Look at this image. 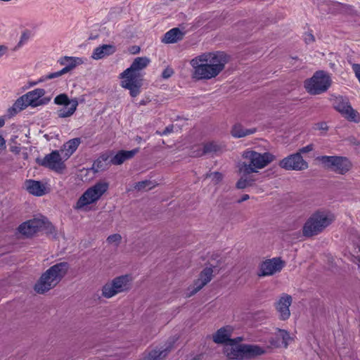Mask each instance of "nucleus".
Wrapping results in <instances>:
<instances>
[{
	"label": "nucleus",
	"instance_id": "f257e3e1",
	"mask_svg": "<svg viewBox=\"0 0 360 360\" xmlns=\"http://www.w3.org/2000/svg\"><path fill=\"white\" fill-rule=\"evenodd\" d=\"M228 62L224 52L205 53L191 60L192 75L196 79H210L217 77Z\"/></svg>",
	"mask_w": 360,
	"mask_h": 360
},
{
	"label": "nucleus",
	"instance_id": "f03ea898",
	"mask_svg": "<svg viewBox=\"0 0 360 360\" xmlns=\"http://www.w3.org/2000/svg\"><path fill=\"white\" fill-rule=\"evenodd\" d=\"M150 63L147 57H138L134 60L131 66L121 73L123 79L121 86L129 90L131 96L136 97L140 94L142 79L140 71L146 68Z\"/></svg>",
	"mask_w": 360,
	"mask_h": 360
},
{
	"label": "nucleus",
	"instance_id": "7ed1b4c3",
	"mask_svg": "<svg viewBox=\"0 0 360 360\" xmlns=\"http://www.w3.org/2000/svg\"><path fill=\"white\" fill-rule=\"evenodd\" d=\"M70 265L66 262H59L49 268L41 274L34 289L39 294H44L56 287L66 275Z\"/></svg>",
	"mask_w": 360,
	"mask_h": 360
},
{
	"label": "nucleus",
	"instance_id": "20e7f679",
	"mask_svg": "<svg viewBox=\"0 0 360 360\" xmlns=\"http://www.w3.org/2000/svg\"><path fill=\"white\" fill-rule=\"evenodd\" d=\"M242 157L244 161L240 164L239 171L243 175L257 173L275 159V156L269 152L260 153L251 150L244 151Z\"/></svg>",
	"mask_w": 360,
	"mask_h": 360
},
{
	"label": "nucleus",
	"instance_id": "39448f33",
	"mask_svg": "<svg viewBox=\"0 0 360 360\" xmlns=\"http://www.w3.org/2000/svg\"><path fill=\"white\" fill-rule=\"evenodd\" d=\"M333 221L328 212L318 210L313 213L304 223L302 234L305 237H312L321 233Z\"/></svg>",
	"mask_w": 360,
	"mask_h": 360
},
{
	"label": "nucleus",
	"instance_id": "423d86ee",
	"mask_svg": "<svg viewBox=\"0 0 360 360\" xmlns=\"http://www.w3.org/2000/svg\"><path fill=\"white\" fill-rule=\"evenodd\" d=\"M240 342L237 340L225 347V353L228 358L236 360L250 359L264 353V350L257 345H240Z\"/></svg>",
	"mask_w": 360,
	"mask_h": 360
},
{
	"label": "nucleus",
	"instance_id": "0eeeda50",
	"mask_svg": "<svg viewBox=\"0 0 360 360\" xmlns=\"http://www.w3.org/2000/svg\"><path fill=\"white\" fill-rule=\"evenodd\" d=\"M330 84V76L323 71H317L312 77L305 80L304 88L309 94L318 95L326 91Z\"/></svg>",
	"mask_w": 360,
	"mask_h": 360
},
{
	"label": "nucleus",
	"instance_id": "6e6552de",
	"mask_svg": "<svg viewBox=\"0 0 360 360\" xmlns=\"http://www.w3.org/2000/svg\"><path fill=\"white\" fill-rule=\"evenodd\" d=\"M108 187V183L99 181L89 188L78 199L75 209L80 210L86 205L96 202L107 191Z\"/></svg>",
	"mask_w": 360,
	"mask_h": 360
},
{
	"label": "nucleus",
	"instance_id": "1a4fd4ad",
	"mask_svg": "<svg viewBox=\"0 0 360 360\" xmlns=\"http://www.w3.org/2000/svg\"><path fill=\"white\" fill-rule=\"evenodd\" d=\"M131 288V278L128 275L117 276L106 283L102 288V295L105 298L128 291Z\"/></svg>",
	"mask_w": 360,
	"mask_h": 360
},
{
	"label": "nucleus",
	"instance_id": "9d476101",
	"mask_svg": "<svg viewBox=\"0 0 360 360\" xmlns=\"http://www.w3.org/2000/svg\"><path fill=\"white\" fill-rule=\"evenodd\" d=\"M323 166L339 174H345L352 168V163L348 158L342 156L323 155L317 158Z\"/></svg>",
	"mask_w": 360,
	"mask_h": 360
},
{
	"label": "nucleus",
	"instance_id": "9b49d317",
	"mask_svg": "<svg viewBox=\"0 0 360 360\" xmlns=\"http://www.w3.org/2000/svg\"><path fill=\"white\" fill-rule=\"evenodd\" d=\"M54 103L58 105H63L56 112L58 117L60 118L71 117L75 113L78 106L77 98L70 100L65 94L58 95L54 98Z\"/></svg>",
	"mask_w": 360,
	"mask_h": 360
},
{
	"label": "nucleus",
	"instance_id": "f8f14e48",
	"mask_svg": "<svg viewBox=\"0 0 360 360\" xmlns=\"http://www.w3.org/2000/svg\"><path fill=\"white\" fill-rule=\"evenodd\" d=\"M333 106L348 120L354 122H359V113L352 108L347 98L342 96L335 97L333 100Z\"/></svg>",
	"mask_w": 360,
	"mask_h": 360
},
{
	"label": "nucleus",
	"instance_id": "ddd939ff",
	"mask_svg": "<svg viewBox=\"0 0 360 360\" xmlns=\"http://www.w3.org/2000/svg\"><path fill=\"white\" fill-rule=\"evenodd\" d=\"M279 166L286 170L302 171L307 169L309 165L300 153H295L281 160Z\"/></svg>",
	"mask_w": 360,
	"mask_h": 360
},
{
	"label": "nucleus",
	"instance_id": "4468645a",
	"mask_svg": "<svg viewBox=\"0 0 360 360\" xmlns=\"http://www.w3.org/2000/svg\"><path fill=\"white\" fill-rule=\"evenodd\" d=\"M39 165L47 167L57 172H61L65 169V164L63 161L58 150H53L46 155L43 159H37Z\"/></svg>",
	"mask_w": 360,
	"mask_h": 360
},
{
	"label": "nucleus",
	"instance_id": "2eb2a0df",
	"mask_svg": "<svg viewBox=\"0 0 360 360\" xmlns=\"http://www.w3.org/2000/svg\"><path fill=\"white\" fill-rule=\"evenodd\" d=\"M45 224V219L35 218L22 223L20 225L18 231L20 233L30 237L44 228Z\"/></svg>",
	"mask_w": 360,
	"mask_h": 360
},
{
	"label": "nucleus",
	"instance_id": "dca6fc26",
	"mask_svg": "<svg viewBox=\"0 0 360 360\" xmlns=\"http://www.w3.org/2000/svg\"><path fill=\"white\" fill-rule=\"evenodd\" d=\"M284 266L283 262L278 257L266 259L260 265L259 276H271L281 271Z\"/></svg>",
	"mask_w": 360,
	"mask_h": 360
},
{
	"label": "nucleus",
	"instance_id": "f3484780",
	"mask_svg": "<svg viewBox=\"0 0 360 360\" xmlns=\"http://www.w3.org/2000/svg\"><path fill=\"white\" fill-rule=\"evenodd\" d=\"M45 94L44 89H36L33 91L27 92L24 95L27 99V103L32 107H37L45 105L50 101V98H42Z\"/></svg>",
	"mask_w": 360,
	"mask_h": 360
},
{
	"label": "nucleus",
	"instance_id": "a211bd4d",
	"mask_svg": "<svg viewBox=\"0 0 360 360\" xmlns=\"http://www.w3.org/2000/svg\"><path fill=\"white\" fill-rule=\"evenodd\" d=\"M233 329L231 326H225L219 328L212 337L213 341L217 344H226V346H229L231 343L235 342L238 340V341H242V338L238 337L237 338L231 339L230 337L231 336Z\"/></svg>",
	"mask_w": 360,
	"mask_h": 360
},
{
	"label": "nucleus",
	"instance_id": "6ab92c4d",
	"mask_svg": "<svg viewBox=\"0 0 360 360\" xmlns=\"http://www.w3.org/2000/svg\"><path fill=\"white\" fill-rule=\"evenodd\" d=\"M292 303V297L288 294H283L278 301L276 302L275 306L277 311L279 313V317L281 320H287L290 316L289 307Z\"/></svg>",
	"mask_w": 360,
	"mask_h": 360
},
{
	"label": "nucleus",
	"instance_id": "aec40b11",
	"mask_svg": "<svg viewBox=\"0 0 360 360\" xmlns=\"http://www.w3.org/2000/svg\"><path fill=\"white\" fill-rule=\"evenodd\" d=\"M196 148V150L191 152V155L193 157H200L209 153H217L222 150L221 145L214 141L205 143L202 148L200 146Z\"/></svg>",
	"mask_w": 360,
	"mask_h": 360
},
{
	"label": "nucleus",
	"instance_id": "412c9836",
	"mask_svg": "<svg viewBox=\"0 0 360 360\" xmlns=\"http://www.w3.org/2000/svg\"><path fill=\"white\" fill-rule=\"evenodd\" d=\"M116 51L117 48L113 44H103L94 50L91 58L94 60H100L104 57L112 55Z\"/></svg>",
	"mask_w": 360,
	"mask_h": 360
},
{
	"label": "nucleus",
	"instance_id": "4be33fe9",
	"mask_svg": "<svg viewBox=\"0 0 360 360\" xmlns=\"http://www.w3.org/2000/svg\"><path fill=\"white\" fill-rule=\"evenodd\" d=\"M139 151V148L131 150H120L110 159V162L114 165H120L125 160L132 158Z\"/></svg>",
	"mask_w": 360,
	"mask_h": 360
},
{
	"label": "nucleus",
	"instance_id": "5701e85b",
	"mask_svg": "<svg viewBox=\"0 0 360 360\" xmlns=\"http://www.w3.org/2000/svg\"><path fill=\"white\" fill-rule=\"evenodd\" d=\"M184 33L178 27H174L167 32L161 41L164 44H174L184 38Z\"/></svg>",
	"mask_w": 360,
	"mask_h": 360
},
{
	"label": "nucleus",
	"instance_id": "b1692460",
	"mask_svg": "<svg viewBox=\"0 0 360 360\" xmlns=\"http://www.w3.org/2000/svg\"><path fill=\"white\" fill-rule=\"evenodd\" d=\"M26 189L27 191L36 196H41L45 194L46 188L43 184L39 181L27 180L25 181Z\"/></svg>",
	"mask_w": 360,
	"mask_h": 360
},
{
	"label": "nucleus",
	"instance_id": "393cba45",
	"mask_svg": "<svg viewBox=\"0 0 360 360\" xmlns=\"http://www.w3.org/2000/svg\"><path fill=\"white\" fill-rule=\"evenodd\" d=\"M256 132V129H245L240 124H235L231 130V134L235 138H242Z\"/></svg>",
	"mask_w": 360,
	"mask_h": 360
},
{
	"label": "nucleus",
	"instance_id": "a878e982",
	"mask_svg": "<svg viewBox=\"0 0 360 360\" xmlns=\"http://www.w3.org/2000/svg\"><path fill=\"white\" fill-rule=\"evenodd\" d=\"M81 143L80 138L70 139L63 145V150H65L66 159H68L78 148Z\"/></svg>",
	"mask_w": 360,
	"mask_h": 360
},
{
	"label": "nucleus",
	"instance_id": "bb28decb",
	"mask_svg": "<svg viewBox=\"0 0 360 360\" xmlns=\"http://www.w3.org/2000/svg\"><path fill=\"white\" fill-rule=\"evenodd\" d=\"M210 267L205 268L200 274L199 278H200L202 281H204L206 284H207L213 277V268L217 267V264H210Z\"/></svg>",
	"mask_w": 360,
	"mask_h": 360
},
{
	"label": "nucleus",
	"instance_id": "cd10ccee",
	"mask_svg": "<svg viewBox=\"0 0 360 360\" xmlns=\"http://www.w3.org/2000/svg\"><path fill=\"white\" fill-rule=\"evenodd\" d=\"M169 351L168 348L162 351L153 350L142 360H160L165 358L167 355Z\"/></svg>",
	"mask_w": 360,
	"mask_h": 360
},
{
	"label": "nucleus",
	"instance_id": "c85d7f7f",
	"mask_svg": "<svg viewBox=\"0 0 360 360\" xmlns=\"http://www.w3.org/2000/svg\"><path fill=\"white\" fill-rule=\"evenodd\" d=\"M82 59L79 58H74V57H70V56H64L61 58L58 63L61 65H74V68L77 66V64L82 63Z\"/></svg>",
	"mask_w": 360,
	"mask_h": 360
},
{
	"label": "nucleus",
	"instance_id": "c756f323",
	"mask_svg": "<svg viewBox=\"0 0 360 360\" xmlns=\"http://www.w3.org/2000/svg\"><path fill=\"white\" fill-rule=\"evenodd\" d=\"M276 335L278 340H281V344L286 348L289 341L291 340L289 333L285 330L278 329Z\"/></svg>",
	"mask_w": 360,
	"mask_h": 360
},
{
	"label": "nucleus",
	"instance_id": "7c9ffc66",
	"mask_svg": "<svg viewBox=\"0 0 360 360\" xmlns=\"http://www.w3.org/2000/svg\"><path fill=\"white\" fill-rule=\"evenodd\" d=\"M203 178L205 179L211 178L212 182L214 185H217L222 181V179L224 178V175L221 172H209L206 173L205 175H203Z\"/></svg>",
	"mask_w": 360,
	"mask_h": 360
},
{
	"label": "nucleus",
	"instance_id": "2f4dec72",
	"mask_svg": "<svg viewBox=\"0 0 360 360\" xmlns=\"http://www.w3.org/2000/svg\"><path fill=\"white\" fill-rule=\"evenodd\" d=\"M246 175H243L240 177V179L236 183V188L238 189H243L248 186H252L254 179L250 177L245 176Z\"/></svg>",
	"mask_w": 360,
	"mask_h": 360
},
{
	"label": "nucleus",
	"instance_id": "473e14b6",
	"mask_svg": "<svg viewBox=\"0 0 360 360\" xmlns=\"http://www.w3.org/2000/svg\"><path fill=\"white\" fill-rule=\"evenodd\" d=\"M72 69H74V65H67L65 68H63L62 70H60V71L50 73V74L46 75L45 79H54L56 77H59L62 76L63 75L68 73Z\"/></svg>",
	"mask_w": 360,
	"mask_h": 360
},
{
	"label": "nucleus",
	"instance_id": "72a5a7b5",
	"mask_svg": "<svg viewBox=\"0 0 360 360\" xmlns=\"http://www.w3.org/2000/svg\"><path fill=\"white\" fill-rule=\"evenodd\" d=\"M31 35H32V32L30 30H24L22 32L20 40H19L18 44L16 45V46L14 48V50L18 49L19 48L25 44H26L28 41V40L30 39V38L31 37Z\"/></svg>",
	"mask_w": 360,
	"mask_h": 360
},
{
	"label": "nucleus",
	"instance_id": "f704fd0d",
	"mask_svg": "<svg viewBox=\"0 0 360 360\" xmlns=\"http://www.w3.org/2000/svg\"><path fill=\"white\" fill-rule=\"evenodd\" d=\"M122 238L120 234L115 233V234L110 235L107 238L106 241L109 244H113L116 247H117L121 243Z\"/></svg>",
	"mask_w": 360,
	"mask_h": 360
},
{
	"label": "nucleus",
	"instance_id": "c9c22d12",
	"mask_svg": "<svg viewBox=\"0 0 360 360\" xmlns=\"http://www.w3.org/2000/svg\"><path fill=\"white\" fill-rule=\"evenodd\" d=\"M207 284L202 281L200 278H198L195 281L193 284V289L191 291L188 296H192L200 290Z\"/></svg>",
	"mask_w": 360,
	"mask_h": 360
},
{
	"label": "nucleus",
	"instance_id": "e433bc0d",
	"mask_svg": "<svg viewBox=\"0 0 360 360\" xmlns=\"http://www.w3.org/2000/svg\"><path fill=\"white\" fill-rule=\"evenodd\" d=\"M13 105H15V108H17L20 111L29 106V104L27 103V99L25 98L24 95L18 98Z\"/></svg>",
	"mask_w": 360,
	"mask_h": 360
},
{
	"label": "nucleus",
	"instance_id": "4c0bfd02",
	"mask_svg": "<svg viewBox=\"0 0 360 360\" xmlns=\"http://www.w3.org/2000/svg\"><path fill=\"white\" fill-rule=\"evenodd\" d=\"M150 185H151V181H139V182L136 183L134 188L138 191H143V190H146L147 187H148V189H150L152 188V186H150Z\"/></svg>",
	"mask_w": 360,
	"mask_h": 360
},
{
	"label": "nucleus",
	"instance_id": "58836bf2",
	"mask_svg": "<svg viewBox=\"0 0 360 360\" xmlns=\"http://www.w3.org/2000/svg\"><path fill=\"white\" fill-rule=\"evenodd\" d=\"M108 156L103 155L96 162H94L93 167H96V171L98 169H103V162L107 161Z\"/></svg>",
	"mask_w": 360,
	"mask_h": 360
},
{
	"label": "nucleus",
	"instance_id": "ea45409f",
	"mask_svg": "<svg viewBox=\"0 0 360 360\" xmlns=\"http://www.w3.org/2000/svg\"><path fill=\"white\" fill-rule=\"evenodd\" d=\"M313 150H314V145L309 144L307 146L300 148L297 153H300V155H301L302 153H307L311 152Z\"/></svg>",
	"mask_w": 360,
	"mask_h": 360
},
{
	"label": "nucleus",
	"instance_id": "a19ab883",
	"mask_svg": "<svg viewBox=\"0 0 360 360\" xmlns=\"http://www.w3.org/2000/svg\"><path fill=\"white\" fill-rule=\"evenodd\" d=\"M174 74V71L172 68H167L162 73V77L164 79L169 78Z\"/></svg>",
	"mask_w": 360,
	"mask_h": 360
},
{
	"label": "nucleus",
	"instance_id": "79ce46f5",
	"mask_svg": "<svg viewBox=\"0 0 360 360\" xmlns=\"http://www.w3.org/2000/svg\"><path fill=\"white\" fill-rule=\"evenodd\" d=\"M19 112H20V110H18L17 108H15V105H13L12 107H11L10 108L8 109V117H13Z\"/></svg>",
	"mask_w": 360,
	"mask_h": 360
},
{
	"label": "nucleus",
	"instance_id": "37998d69",
	"mask_svg": "<svg viewBox=\"0 0 360 360\" xmlns=\"http://www.w3.org/2000/svg\"><path fill=\"white\" fill-rule=\"evenodd\" d=\"M173 129H174V126L172 124L171 125H169L167 126L162 131V134H161V136H165V135H167L168 134H170L171 132L173 131Z\"/></svg>",
	"mask_w": 360,
	"mask_h": 360
},
{
	"label": "nucleus",
	"instance_id": "c03bdc74",
	"mask_svg": "<svg viewBox=\"0 0 360 360\" xmlns=\"http://www.w3.org/2000/svg\"><path fill=\"white\" fill-rule=\"evenodd\" d=\"M6 148V140L0 135V153Z\"/></svg>",
	"mask_w": 360,
	"mask_h": 360
},
{
	"label": "nucleus",
	"instance_id": "a18cd8bd",
	"mask_svg": "<svg viewBox=\"0 0 360 360\" xmlns=\"http://www.w3.org/2000/svg\"><path fill=\"white\" fill-rule=\"evenodd\" d=\"M304 40L306 43H310L314 41V37L312 34L309 33L306 34L304 37Z\"/></svg>",
	"mask_w": 360,
	"mask_h": 360
},
{
	"label": "nucleus",
	"instance_id": "49530a36",
	"mask_svg": "<svg viewBox=\"0 0 360 360\" xmlns=\"http://www.w3.org/2000/svg\"><path fill=\"white\" fill-rule=\"evenodd\" d=\"M7 50V47L4 45H0V57L3 56Z\"/></svg>",
	"mask_w": 360,
	"mask_h": 360
},
{
	"label": "nucleus",
	"instance_id": "de8ad7c7",
	"mask_svg": "<svg viewBox=\"0 0 360 360\" xmlns=\"http://www.w3.org/2000/svg\"><path fill=\"white\" fill-rule=\"evenodd\" d=\"M249 198H250L249 195H248V194H244V195L242 196V198H241L240 200H238V202L239 203H240V202H244V201H245V200H248Z\"/></svg>",
	"mask_w": 360,
	"mask_h": 360
},
{
	"label": "nucleus",
	"instance_id": "09e8293b",
	"mask_svg": "<svg viewBox=\"0 0 360 360\" xmlns=\"http://www.w3.org/2000/svg\"><path fill=\"white\" fill-rule=\"evenodd\" d=\"M139 51H140V48H139V46H133V47H132V51H131V52H132L133 53H139Z\"/></svg>",
	"mask_w": 360,
	"mask_h": 360
},
{
	"label": "nucleus",
	"instance_id": "8fccbe9b",
	"mask_svg": "<svg viewBox=\"0 0 360 360\" xmlns=\"http://www.w3.org/2000/svg\"><path fill=\"white\" fill-rule=\"evenodd\" d=\"M320 129H327V126H326V124L325 123H321L319 124V127Z\"/></svg>",
	"mask_w": 360,
	"mask_h": 360
},
{
	"label": "nucleus",
	"instance_id": "3c124183",
	"mask_svg": "<svg viewBox=\"0 0 360 360\" xmlns=\"http://www.w3.org/2000/svg\"><path fill=\"white\" fill-rule=\"evenodd\" d=\"M11 150L13 151V152H15L16 153H19L20 150L18 147H12L11 148Z\"/></svg>",
	"mask_w": 360,
	"mask_h": 360
},
{
	"label": "nucleus",
	"instance_id": "603ef678",
	"mask_svg": "<svg viewBox=\"0 0 360 360\" xmlns=\"http://www.w3.org/2000/svg\"><path fill=\"white\" fill-rule=\"evenodd\" d=\"M5 124V120L4 118L0 117V127H2Z\"/></svg>",
	"mask_w": 360,
	"mask_h": 360
},
{
	"label": "nucleus",
	"instance_id": "864d4df0",
	"mask_svg": "<svg viewBox=\"0 0 360 360\" xmlns=\"http://www.w3.org/2000/svg\"><path fill=\"white\" fill-rule=\"evenodd\" d=\"M352 140H353V141H352V143H354L355 145L359 144V143L358 141H356V140L354 138H353Z\"/></svg>",
	"mask_w": 360,
	"mask_h": 360
},
{
	"label": "nucleus",
	"instance_id": "5fc2aeb1",
	"mask_svg": "<svg viewBox=\"0 0 360 360\" xmlns=\"http://www.w3.org/2000/svg\"><path fill=\"white\" fill-rule=\"evenodd\" d=\"M146 102L145 101H141L140 102V105H146Z\"/></svg>",
	"mask_w": 360,
	"mask_h": 360
},
{
	"label": "nucleus",
	"instance_id": "6e6d98bb",
	"mask_svg": "<svg viewBox=\"0 0 360 360\" xmlns=\"http://www.w3.org/2000/svg\"><path fill=\"white\" fill-rule=\"evenodd\" d=\"M156 134H159L160 136H161L162 131H156Z\"/></svg>",
	"mask_w": 360,
	"mask_h": 360
},
{
	"label": "nucleus",
	"instance_id": "4d7b16f0",
	"mask_svg": "<svg viewBox=\"0 0 360 360\" xmlns=\"http://www.w3.org/2000/svg\"><path fill=\"white\" fill-rule=\"evenodd\" d=\"M276 347H279V346H281V344H280V343H278V344H276Z\"/></svg>",
	"mask_w": 360,
	"mask_h": 360
}]
</instances>
